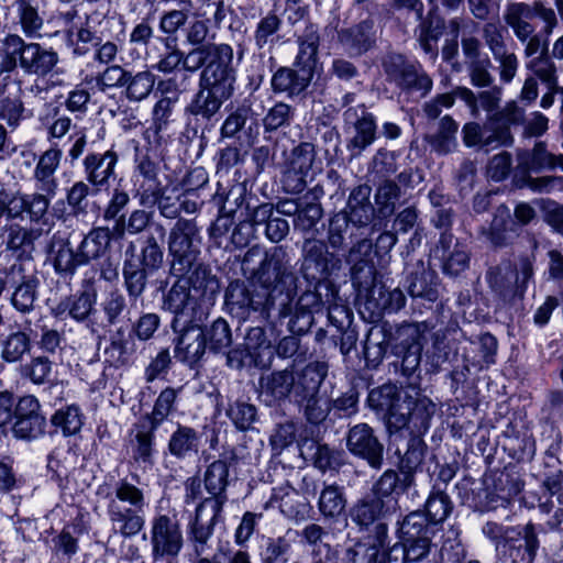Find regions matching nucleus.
<instances>
[{"instance_id": "nucleus-45", "label": "nucleus", "mask_w": 563, "mask_h": 563, "mask_svg": "<svg viewBox=\"0 0 563 563\" xmlns=\"http://www.w3.org/2000/svg\"><path fill=\"white\" fill-rule=\"evenodd\" d=\"M526 67L547 84L549 89H555L558 82L556 68L548 54L532 57L527 62Z\"/></svg>"}, {"instance_id": "nucleus-33", "label": "nucleus", "mask_w": 563, "mask_h": 563, "mask_svg": "<svg viewBox=\"0 0 563 563\" xmlns=\"http://www.w3.org/2000/svg\"><path fill=\"white\" fill-rule=\"evenodd\" d=\"M52 423L65 437H69L80 431L84 416L78 406L70 405L57 410L52 417Z\"/></svg>"}, {"instance_id": "nucleus-8", "label": "nucleus", "mask_w": 563, "mask_h": 563, "mask_svg": "<svg viewBox=\"0 0 563 563\" xmlns=\"http://www.w3.org/2000/svg\"><path fill=\"white\" fill-rule=\"evenodd\" d=\"M233 68L207 65L200 76V89L189 106L195 115L210 119L233 93Z\"/></svg>"}, {"instance_id": "nucleus-24", "label": "nucleus", "mask_w": 563, "mask_h": 563, "mask_svg": "<svg viewBox=\"0 0 563 563\" xmlns=\"http://www.w3.org/2000/svg\"><path fill=\"white\" fill-rule=\"evenodd\" d=\"M311 79L307 70L282 67L272 77V88L276 92L297 96L306 90Z\"/></svg>"}, {"instance_id": "nucleus-52", "label": "nucleus", "mask_w": 563, "mask_h": 563, "mask_svg": "<svg viewBox=\"0 0 563 563\" xmlns=\"http://www.w3.org/2000/svg\"><path fill=\"white\" fill-rule=\"evenodd\" d=\"M536 203L544 216V221L558 233L563 234V207L550 199H540Z\"/></svg>"}, {"instance_id": "nucleus-27", "label": "nucleus", "mask_w": 563, "mask_h": 563, "mask_svg": "<svg viewBox=\"0 0 563 563\" xmlns=\"http://www.w3.org/2000/svg\"><path fill=\"white\" fill-rule=\"evenodd\" d=\"M246 350L254 366L268 367L272 364L274 352L271 342L265 338L262 328H253L246 335Z\"/></svg>"}, {"instance_id": "nucleus-58", "label": "nucleus", "mask_w": 563, "mask_h": 563, "mask_svg": "<svg viewBox=\"0 0 563 563\" xmlns=\"http://www.w3.org/2000/svg\"><path fill=\"white\" fill-rule=\"evenodd\" d=\"M24 373L34 384H44L49 379L52 364L46 357L38 356L24 367Z\"/></svg>"}, {"instance_id": "nucleus-63", "label": "nucleus", "mask_w": 563, "mask_h": 563, "mask_svg": "<svg viewBox=\"0 0 563 563\" xmlns=\"http://www.w3.org/2000/svg\"><path fill=\"white\" fill-rule=\"evenodd\" d=\"M163 263V252L155 238L151 236L142 250V265L148 271L157 269Z\"/></svg>"}, {"instance_id": "nucleus-32", "label": "nucleus", "mask_w": 563, "mask_h": 563, "mask_svg": "<svg viewBox=\"0 0 563 563\" xmlns=\"http://www.w3.org/2000/svg\"><path fill=\"white\" fill-rule=\"evenodd\" d=\"M135 437L131 441L132 456L136 463L152 464V455L154 452L153 441L154 431L152 427L147 429L143 424L135 426Z\"/></svg>"}, {"instance_id": "nucleus-31", "label": "nucleus", "mask_w": 563, "mask_h": 563, "mask_svg": "<svg viewBox=\"0 0 563 563\" xmlns=\"http://www.w3.org/2000/svg\"><path fill=\"white\" fill-rule=\"evenodd\" d=\"M514 233L509 210L505 207L499 208L488 229L487 239L495 246H504L511 240Z\"/></svg>"}, {"instance_id": "nucleus-16", "label": "nucleus", "mask_w": 563, "mask_h": 563, "mask_svg": "<svg viewBox=\"0 0 563 563\" xmlns=\"http://www.w3.org/2000/svg\"><path fill=\"white\" fill-rule=\"evenodd\" d=\"M233 49L228 44H207L195 46L185 56L183 55V66L188 71L198 70L207 60L208 65H217L223 68H231Z\"/></svg>"}, {"instance_id": "nucleus-34", "label": "nucleus", "mask_w": 563, "mask_h": 563, "mask_svg": "<svg viewBox=\"0 0 563 563\" xmlns=\"http://www.w3.org/2000/svg\"><path fill=\"white\" fill-rule=\"evenodd\" d=\"M459 124L449 115L441 119L438 132L431 136L430 143L439 153H450L456 147Z\"/></svg>"}, {"instance_id": "nucleus-9", "label": "nucleus", "mask_w": 563, "mask_h": 563, "mask_svg": "<svg viewBox=\"0 0 563 563\" xmlns=\"http://www.w3.org/2000/svg\"><path fill=\"white\" fill-rule=\"evenodd\" d=\"M150 543L154 562L175 559L184 547L179 522L167 515H156L151 520Z\"/></svg>"}, {"instance_id": "nucleus-49", "label": "nucleus", "mask_w": 563, "mask_h": 563, "mask_svg": "<svg viewBox=\"0 0 563 563\" xmlns=\"http://www.w3.org/2000/svg\"><path fill=\"white\" fill-rule=\"evenodd\" d=\"M282 20L276 14H267L262 18L255 30V44L262 48L274 41L273 36L279 30Z\"/></svg>"}, {"instance_id": "nucleus-18", "label": "nucleus", "mask_w": 563, "mask_h": 563, "mask_svg": "<svg viewBox=\"0 0 563 563\" xmlns=\"http://www.w3.org/2000/svg\"><path fill=\"white\" fill-rule=\"evenodd\" d=\"M531 276L532 264L530 260L523 258L519 263L518 271L514 269L509 263H505L489 271L487 278L495 290L504 291L515 286L523 288Z\"/></svg>"}, {"instance_id": "nucleus-21", "label": "nucleus", "mask_w": 563, "mask_h": 563, "mask_svg": "<svg viewBox=\"0 0 563 563\" xmlns=\"http://www.w3.org/2000/svg\"><path fill=\"white\" fill-rule=\"evenodd\" d=\"M533 18L534 9L525 2L508 4L504 13L505 22L520 42H526L534 33L536 27L530 22Z\"/></svg>"}, {"instance_id": "nucleus-26", "label": "nucleus", "mask_w": 563, "mask_h": 563, "mask_svg": "<svg viewBox=\"0 0 563 563\" xmlns=\"http://www.w3.org/2000/svg\"><path fill=\"white\" fill-rule=\"evenodd\" d=\"M110 243V232L106 228L91 230L81 241L77 252L79 264L87 265L90 261L100 257Z\"/></svg>"}, {"instance_id": "nucleus-47", "label": "nucleus", "mask_w": 563, "mask_h": 563, "mask_svg": "<svg viewBox=\"0 0 563 563\" xmlns=\"http://www.w3.org/2000/svg\"><path fill=\"white\" fill-rule=\"evenodd\" d=\"M176 400V390L173 388L164 389L155 401L153 411L146 419L150 421L152 430H156L158 426L170 413Z\"/></svg>"}, {"instance_id": "nucleus-1", "label": "nucleus", "mask_w": 563, "mask_h": 563, "mask_svg": "<svg viewBox=\"0 0 563 563\" xmlns=\"http://www.w3.org/2000/svg\"><path fill=\"white\" fill-rule=\"evenodd\" d=\"M261 247H252L244 255L243 263L246 265L256 256H262ZM256 280L265 288H272L268 295L271 306L275 305L276 292H279L278 314L282 318L295 313L297 318L307 312H311L316 306H319V299L313 292H305L300 296L296 307H292V290L295 278L291 273L283 266L277 252L264 253L261 266L255 273Z\"/></svg>"}, {"instance_id": "nucleus-56", "label": "nucleus", "mask_w": 563, "mask_h": 563, "mask_svg": "<svg viewBox=\"0 0 563 563\" xmlns=\"http://www.w3.org/2000/svg\"><path fill=\"white\" fill-rule=\"evenodd\" d=\"M41 122L47 131V139H62L64 137L71 128V119L67 115H49L41 117Z\"/></svg>"}, {"instance_id": "nucleus-25", "label": "nucleus", "mask_w": 563, "mask_h": 563, "mask_svg": "<svg viewBox=\"0 0 563 563\" xmlns=\"http://www.w3.org/2000/svg\"><path fill=\"white\" fill-rule=\"evenodd\" d=\"M318 46L319 36L313 26L306 29L303 36L299 40V52L296 57L295 66L301 70H307L311 77L318 68Z\"/></svg>"}, {"instance_id": "nucleus-10", "label": "nucleus", "mask_w": 563, "mask_h": 563, "mask_svg": "<svg viewBox=\"0 0 563 563\" xmlns=\"http://www.w3.org/2000/svg\"><path fill=\"white\" fill-rule=\"evenodd\" d=\"M394 473H384L375 486L373 496L356 504L351 510V519L361 527H367L382 518L388 510L391 499L388 495L396 486Z\"/></svg>"}, {"instance_id": "nucleus-29", "label": "nucleus", "mask_w": 563, "mask_h": 563, "mask_svg": "<svg viewBox=\"0 0 563 563\" xmlns=\"http://www.w3.org/2000/svg\"><path fill=\"white\" fill-rule=\"evenodd\" d=\"M373 26L369 22H363L354 27L342 31L340 34L341 42L353 54H361L367 51L374 42Z\"/></svg>"}, {"instance_id": "nucleus-15", "label": "nucleus", "mask_w": 563, "mask_h": 563, "mask_svg": "<svg viewBox=\"0 0 563 563\" xmlns=\"http://www.w3.org/2000/svg\"><path fill=\"white\" fill-rule=\"evenodd\" d=\"M195 225L189 220H178L169 233L168 250L174 261L183 265V269L190 267L196 258L194 247Z\"/></svg>"}, {"instance_id": "nucleus-59", "label": "nucleus", "mask_w": 563, "mask_h": 563, "mask_svg": "<svg viewBox=\"0 0 563 563\" xmlns=\"http://www.w3.org/2000/svg\"><path fill=\"white\" fill-rule=\"evenodd\" d=\"M316 393L307 397H299L297 401L307 399L306 416L312 423H318L325 419L329 412V405L325 399L316 398Z\"/></svg>"}, {"instance_id": "nucleus-14", "label": "nucleus", "mask_w": 563, "mask_h": 563, "mask_svg": "<svg viewBox=\"0 0 563 563\" xmlns=\"http://www.w3.org/2000/svg\"><path fill=\"white\" fill-rule=\"evenodd\" d=\"M346 443L351 453L366 460L374 468L380 467L383 461V445L368 424L358 423L351 428Z\"/></svg>"}, {"instance_id": "nucleus-36", "label": "nucleus", "mask_w": 563, "mask_h": 563, "mask_svg": "<svg viewBox=\"0 0 563 563\" xmlns=\"http://www.w3.org/2000/svg\"><path fill=\"white\" fill-rule=\"evenodd\" d=\"M369 188L358 187L350 195L347 207L350 209L349 220L360 225L369 221L372 207L368 201Z\"/></svg>"}, {"instance_id": "nucleus-60", "label": "nucleus", "mask_w": 563, "mask_h": 563, "mask_svg": "<svg viewBox=\"0 0 563 563\" xmlns=\"http://www.w3.org/2000/svg\"><path fill=\"white\" fill-rule=\"evenodd\" d=\"M43 422L44 419L42 416L16 418L13 432L21 439L32 438L41 431Z\"/></svg>"}, {"instance_id": "nucleus-17", "label": "nucleus", "mask_w": 563, "mask_h": 563, "mask_svg": "<svg viewBox=\"0 0 563 563\" xmlns=\"http://www.w3.org/2000/svg\"><path fill=\"white\" fill-rule=\"evenodd\" d=\"M178 331L180 334L174 351L175 357L188 364L196 363L206 351L203 330L192 322L181 324Z\"/></svg>"}, {"instance_id": "nucleus-6", "label": "nucleus", "mask_w": 563, "mask_h": 563, "mask_svg": "<svg viewBox=\"0 0 563 563\" xmlns=\"http://www.w3.org/2000/svg\"><path fill=\"white\" fill-rule=\"evenodd\" d=\"M324 376V366L319 363L309 364L296 374L289 369L274 372L261 378L260 397L268 406L289 395H294L297 400L317 393Z\"/></svg>"}, {"instance_id": "nucleus-44", "label": "nucleus", "mask_w": 563, "mask_h": 563, "mask_svg": "<svg viewBox=\"0 0 563 563\" xmlns=\"http://www.w3.org/2000/svg\"><path fill=\"white\" fill-rule=\"evenodd\" d=\"M356 134L351 141L353 147L358 151L371 145L375 140L376 122L372 113L362 111V118L355 123Z\"/></svg>"}, {"instance_id": "nucleus-5", "label": "nucleus", "mask_w": 563, "mask_h": 563, "mask_svg": "<svg viewBox=\"0 0 563 563\" xmlns=\"http://www.w3.org/2000/svg\"><path fill=\"white\" fill-rule=\"evenodd\" d=\"M100 486L98 495L109 499L107 514L111 531L123 538H131L143 529L145 498L142 489L125 479L119 481L112 493Z\"/></svg>"}, {"instance_id": "nucleus-3", "label": "nucleus", "mask_w": 563, "mask_h": 563, "mask_svg": "<svg viewBox=\"0 0 563 563\" xmlns=\"http://www.w3.org/2000/svg\"><path fill=\"white\" fill-rule=\"evenodd\" d=\"M369 400H377V407L387 411V428L390 433L408 429L410 434L420 435L429 429L435 412V404L429 398L415 399L405 393H395L389 386L373 390Z\"/></svg>"}, {"instance_id": "nucleus-57", "label": "nucleus", "mask_w": 563, "mask_h": 563, "mask_svg": "<svg viewBox=\"0 0 563 563\" xmlns=\"http://www.w3.org/2000/svg\"><path fill=\"white\" fill-rule=\"evenodd\" d=\"M18 43L12 34L7 35L0 42V76L3 73H9L16 67V44Z\"/></svg>"}, {"instance_id": "nucleus-28", "label": "nucleus", "mask_w": 563, "mask_h": 563, "mask_svg": "<svg viewBox=\"0 0 563 563\" xmlns=\"http://www.w3.org/2000/svg\"><path fill=\"white\" fill-rule=\"evenodd\" d=\"M22 32L27 37L41 36L44 19L38 13L37 7L29 0H16L14 3Z\"/></svg>"}, {"instance_id": "nucleus-19", "label": "nucleus", "mask_w": 563, "mask_h": 563, "mask_svg": "<svg viewBox=\"0 0 563 563\" xmlns=\"http://www.w3.org/2000/svg\"><path fill=\"white\" fill-rule=\"evenodd\" d=\"M97 302V290L88 286L80 292L70 296L58 302L53 309V314L57 318L70 317L76 321L86 320L95 309Z\"/></svg>"}, {"instance_id": "nucleus-48", "label": "nucleus", "mask_w": 563, "mask_h": 563, "mask_svg": "<svg viewBox=\"0 0 563 563\" xmlns=\"http://www.w3.org/2000/svg\"><path fill=\"white\" fill-rule=\"evenodd\" d=\"M14 88V92L8 96H0V119L10 125H15L22 115V102L18 95L19 89Z\"/></svg>"}, {"instance_id": "nucleus-22", "label": "nucleus", "mask_w": 563, "mask_h": 563, "mask_svg": "<svg viewBox=\"0 0 563 563\" xmlns=\"http://www.w3.org/2000/svg\"><path fill=\"white\" fill-rule=\"evenodd\" d=\"M62 151L56 147L46 150L41 156L34 169V178L37 181V189L55 196L57 181L54 174L59 166Z\"/></svg>"}, {"instance_id": "nucleus-13", "label": "nucleus", "mask_w": 563, "mask_h": 563, "mask_svg": "<svg viewBox=\"0 0 563 563\" xmlns=\"http://www.w3.org/2000/svg\"><path fill=\"white\" fill-rule=\"evenodd\" d=\"M314 151L311 144L305 143L292 151L289 168L284 174V186L289 192H300L307 180L313 178Z\"/></svg>"}, {"instance_id": "nucleus-39", "label": "nucleus", "mask_w": 563, "mask_h": 563, "mask_svg": "<svg viewBox=\"0 0 563 563\" xmlns=\"http://www.w3.org/2000/svg\"><path fill=\"white\" fill-rule=\"evenodd\" d=\"M396 84L401 88L419 91L421 96L427 95L432 88L431 78L421 71V67L418 64L413 63L408 65Z\"/></svg>"}, {"instance_id": "nucleus-12", "label": "nucleus", "mask_w": 563, "mask_h": 563, "mask_svg": "<svg viewBox=\"0 0 563 563\" xmlns=\"http://www.w3.org/2000/svg\"><path fill=\"white\" fill-rule=\"evenodd\" d=\"M12 37L16 44V62L20 67L29 75L46 76L58 63V55L52 48L40 45L38 43H25L16 34Z\"/></svg>"}, {"instance_id": "nucleus-64", "label": "nucleus", "mask_w": 563, "mask_h": 563, "mask_svg": "<svg viewBox=\"0 0 563 563\" xmlns=\"http://www.w3.org/2000/svg\"><path fill=\"white\" fill-rule=\"evenodd\" d=\"M484 38L494 57H499L506 52L503 30L497 23H487L484 26Z\"/></svg>"}, {"instance_id": "nucleus-37", "label": "nucleus", "mask_w": 563, "mask_h": 563, "mask_svg": "<svg viewBox=\"0 0 563 563\" xmlns=\"http://www.w3.org/2000/svg\"><path fill=\"white\" fill-rule=\"evenodd\" d=\"M203 333L205 346L213 352L224 351L231 345V329L224 319H217Z\"/></svg>"}, {"instance_id": "nucleus-4", "label": "nucleus", "mask_w": 563, "mask_h": 563, "mask_svg": "<svg viewBox=\"0 0 563 563\" xmlns=\"http://www.w3.org/2000/svg\"><path fill=\"white\" fill-rule=\"evenodd\" d=\"M229 467L224 461H214L209 465L205 475V485L212 497L201 501L188 525V534L195 544V552L200 555L205 551L213 528L221 517L225 496L222 495L228 483Z\"/></svg>"}, {"instance_id": "nucleus-23", "label": "nucleus", "mask_w": 563, "mask_h": 563, "mask_svg": "<svg viewBox=\"0 0 563 563\" xmlns=\"http://www.w3.org/2000/svg\"><path fill=\"white\" fill-rule=\"evenodd\" d=\"M453 242L451 234L443 233L435 249V255L443 260V269L450 275H457L468 267L470 256L466 247L456 243L449 252Z\"/></svg>"}, {"instance_id": "nucleus-43", "label": "nucleus", "mask_w": 563, "mask_h": 563, "mask_svg": "<svg viewBox=\"0 0 563 563\" xmlns=\"http://www.w3.org/2000/svg\"><path fill=\"white\" fill-rule=\"evenodd\" d=\"M151 221V213L145 210H134L125 220L119 218L113 225V233L123 236L125 233L137 234L145 230Z\"/></svg>"}, {"instance_id": "nucleus-40", "label": "nucleus", "mask_w": 563, "mask_h": 563, "mask_svg": "<svg viewBox=\"0 0 563 563\" xmlns=\"http://www.w3.org/2000/svg\"><path fill=\"white\" fill-rule=\"evenodd\" d=\"M30 338L24 332L18 331L11 333L2 342L1 356L7 362H18L30 351Z\"/></svg>"}, {"instance_id": "nucleus-35", "label": "nucleus", "mask_w": 563, "mask_h": 563, "mask_svg": "<svg viewBox=\"0 0 563 563\" xmlns=\"http://www.w3.org/2000/svg\"><path fill=\"white\" fill-rule=\"evenodd\" d=\"M462 132L464 144L468 147L475 145L489 146L494 143L507 144L510 140V135L507 130L486 136L485 131L479 126V124L474 122L466 123L463 126Z\"/></svg>"}, {"instance_id": "nucleus-42", "label": "nucleus", "mask_w": 563, "mask_h": 563, "mask_svg": "<svg viewBox=\"0 0 563 563\" xmlns=\"http://www.w3.org/2000/svg\"><path fill=\"white\" fill-rule=\"evenodd\" d=\"M408 291L412 298H421L429 302H434L438 298L434 276L428 272L413 276L409 282Z\"/></svg>"}, {"instance_id": "nucleus-51", "label": "nucleus", "mask_w": 563, "mask_h": 563, "mask_svg": "<svg viewBox=\"0 0 563 563\" xmlns=\"http://www.w3.org/2000/svg\"><path fill=\"white\" fill-rule=\"evenodd\" d=\"M52 195L38 192L26 194V216L31 222H40L46 214Z\"/></svg>"}, {"instance_id": "nucleus-50", "label": "nucleus", "mask_w": 563, "mask_h": 563, "mask_svg": "<svg viewBox=\"0 0 563 563\" xmlns=\"http://www.w3.org/2000/svg\"><path fill=\"white\" fill-rule=\"evenodd\" d=\"M54 267L59 273H73L78 266V252H74L68 243H60L54 251Z\"/></svg>"}, {"instance_id": "nucleus-11", "label": "nucleus", "mask_w": 563, "mask_h": 563, "mask_svg": "<svg viewBox=\"0 0 563 563\" xmlns=\"http://www.w3.org/2000/svg\"><path fill=\"white\" fill-rule=\"evenodd\" d=\"M388 528L385 523L375 526L374 534L346 545L333 563H377L384 560Z\"/></svg>"}, {"instance_id": "nucleus-7", "label": "nucleus", "mask_w": 563, "mask_h": 563, "mask_svg": "<svg viewBox=\"0 0 563 563\" xmlns=\"http://www.w3.org/2000/svg\"><path fill=\"white\" fill-rule=\"evenodd\" d=\"M209 285V280L196 274L178 279L168 290L163 306L175 316L172 327L176 332L181 324L202 318Z\"/></svg>"}, {"instance_id": "nucleus-54", "label": "nucleus", "mask_w": 563, "mask_h": 563, "mask_svg": "<svg viewBox=\"0 0 563 563\" xmlns=\"http://www.w3.org/2000/svg\"><path fill=\"white\" fill-rule=\"evenodd\" d=\"M35 284L33 282H25L21 284L12 295V305L21 312H29L34 305L36 294Z\"/></svg>"}, {"instance_id": "nucleus-38", "label": "nucleus", "mask_w": 563, "mask_h": 563, "mask_svg": "<svg viewBox=\"0 0 563 563\" xmlns=\"http://www.w3.org/2000/svg\"><path fill=\"white\" fill-rule=\"evenodd\" d=\"M345 498L340 487L335 485L325 486L319 497L318 506L324 517H336L345 508Z\"/></svg>"}, {"instance_id": "nucleus-53", "label": "nucleus", "mask_w": 563, "mask_h": 563, "mask_svg": "<svg viewBox=\"0 0 563 563\" xmlns=\"http://www.w3.org/2000/svg\"><path fill=\"white\" fill-rule=\"evenodd\" d=\"M256 409L254 406L244 402H236L228 410V416L236 428L246 430L255 421Z\"/></svg>"}, {"instance_id": "nucleus-20", "label": "nucleus", "mask_w": 563, "mask_h": 563, "mask_svg": "<svg viewBox=\"0 0 563 563\" xmlns=\"http://www.w3.org/2000/svg\"><path fill=\"white\" fill-rule=\"evenodd\" d=\"M118 155L113 151L92 153L84 159L87 180L93 186H103L114 174Z\"/></svg>"}, {"instance_id": "nucleus-61", "label": "nucleus", "mask_w": 563, "mask_h": 563, "mask_svg": "<svg viewBox=\"0 0 563 563\" xmlns=\"http://www.w3.org/2000/svg\"><path fill=\"white\" fill-rule=\"evenodd\" d=\"M398 197L399 187L393 181H385L378 187L375 200L382 211H391Z\"/></svg>"}, {"instance_id": "nucleus-41", "label": "nucleus", "mask_w": 563, "mask_h": 563, "mask_svg": "<svg viewBox=\"0 0 563 563\" xmlns=\"http://www.w3.org/2000/svg\"><path fill=\"white\" fill-rule=\"evenodd\" d=\"M154 84L155 76L151 71H140L134 76L128 73L126 97L133 101H141L150 95Z\"/></svg>"}, {"instance_id": "nucleus-30", "label": "nucleus", "mask_w": 563, "mask_h": 563, "mask_svg": "<svg viewBox=\"0 0 563 563\" xmlns=\"http://www.w3.org/2000/svg\"><path fill=\"white\" fill-rule=\"evenodd\" d=\"M199 437L189 427L179 426L172 434L168 443L169 452L177 457H186L190 453L198 452Z\"/></svg>"}, {"instance_id": "nucleus-55", "label": "nucleus", "mask_w": 563, "mask_h": 563, "mask_svg": "<svg viewBox=\"0 0 563 563\" xmlns=\"http://www.w3.org/2000/svg\"><path fill=\"white\" fill-rule=\"evenodd\" d=\"M126 82L128 71L118 65L107 67L97 78V86L101 90L121 87Z\"/></svg>"}, {"instance_id": "nucleus-46", "label": "nucleus", "mask_w": 563, "mask_h": 563, "mask_svg": "<svg viewBox=\"0 0 563 563\" xmlns=\"http://www.w3.org/2000/svg\"><path fill=\"white\" fill-rule=\"evenodd\" d=\"M410 342L404 346L402 366L406 371H413L420 363L422 345L417 327H408L402 331Z\"/></svg>"}, {"instance_id": "nucleus-2", "label": "nucleus", "mask_w": 563, "mask_h": 563, "mask_svg": "<svg viewBox=\"0 0 563 563\" xmlns=\"http://www.w3.org/2000/svg\"><path fill=\"white\" fill-rule=\"evenodd\" d=\"M427 519L423 514L415 511L406 516L400 523L399 539L404 548V562L411 563L424 559L431 548V540L437 526L443 522L452 510L446 494H431L426 503Z\"/></svg>"}, {"instance_id": "nucleus-62", "label": "nucleus", "mask_w": 563, "mask_h": 563, "mask_svg": "<svg viewBox=\"0 0 563 563\" xmlns=\"http://www.w3.org/2000/svg\"><path fill=\"white\" fill-rule=\"evenodd\" d=\"M124 307L125 299L123 295L117 289L109 291L102 301V309L109 323L111 324L118 320V317L122 313Z\"/></svg>"}]
</instances>
